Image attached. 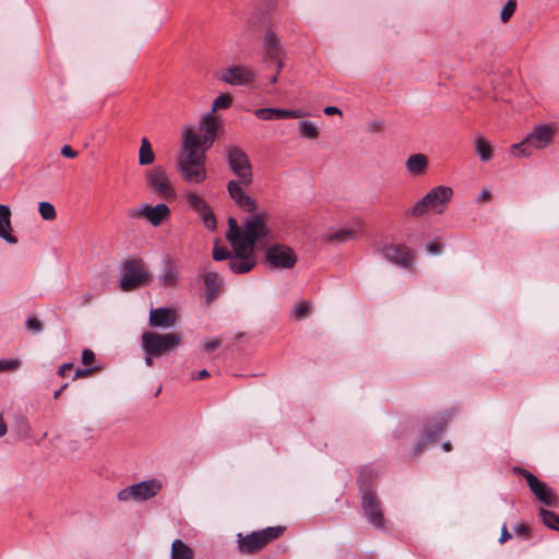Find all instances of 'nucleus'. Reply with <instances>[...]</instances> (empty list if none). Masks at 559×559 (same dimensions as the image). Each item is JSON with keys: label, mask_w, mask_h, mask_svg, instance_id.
<instances>
[{"label": "nucleus", "mask_w": 559, "mask_h": 559, "mask_svg": "<svg viewBox=\"0 0 559 559\" xmlns=\"http://www.w3.org/2000/svg\"><path fill=\"white\" fill-rule=\"evenodd\" d=\"M269 233L261 215H251L241 228L234 217L228 218V233L226 235L234 254L228 261L233 273L245 274L257 264L254 246Z\"/></svg>", "instance_id": "nucleus-1"}, {"label": "nucleus", "mask_w": 559, "mask_h": 559, "mask_svg": "<svg viewBox=\"0 0 559 559\" xmlns=\"http://www.w3.org/2000/svg\"><path fill=\"white\" fill-rule=\"evenodd\" d=\"M226 155L230 170L238 177V180H230L227 183V191L239 207L250 213L254 212L255 201L243 191V188L249 187L253 180L250 159L243 150L235 145L227 147Z\"/></svg>", "instance_id": "nucleus-2"}, {"label": "nucleus", "mask_w": 559, "mask_h": 559, "mask_svg": "<svg viewBox=\"0 0 559 559\" xmlns=\"http://www.w3.org/2000/svg\"><path fill=\"white\" fill-rule=\"evenodd\" d=\"M198 140L189 133L182 138L183 151L178 158V170L185 181L198 185L206 179L205 151L197 147Z\"/></svg>", "instance_id": "nucleus-3"}, {"label": "nucleus", "mask_w": 559, "mask_h": 559, "mask_svg": "<svg viewBox=\"0 0 559 559\" xmlns=\"http://www.w3.org/2000/svg\"><path fill=\"white\" fill-rule=\"evenodd\" d=\"M153 282L145 262L140 258H129L120 266L119 288L122 292H133Z\"/></svg>", "instance_id": "nucleus-4"}, {"label": "nucleus", "mask_w": 559, "mask_h": 559, "mask_svg": "<svg viewBox=\"0 0 559 559\" xmlns=\"http://www.w3.org/2000/svg\"><path fill=\"white\" fill-rule=\"evenodd\" d=\"M453 197V189L447 186H437L428 191L408 211L413 217H420L428 212L442 214Z\"/></svg>", "instance_id": "nucleus-5"}, {"label": "nucleus", "mask_w": 559, "mask_h": 559, "mask_svg": "<svg viewBox=\"0 0 559 559\" xmlns=\"http://www.w3.org/2000/svg\"><path fill=\"white\" fill-rule=\"evenodd\" d=\"M285 526H270L260 531L243 535H237L238 550L245 555L257 554L272 542L278 539L285 532Z\"/></svg>", "instance_id": "nucleus-6"}, {"label": "nucleus", "mask_w": 559, "mask_h": 559, "mask_svg": "<svg viewBox=\"0 0 559 559\" xmlns=\"http://www.w3.org/2000/svg\"><path fill=\"white\" fill-rule=\"evenodd\" d=\"M181 343V335L177 332L157 333L145 331L141 336V346L144 354L165 356L175 350Z\"/></svg>", "instance_id": "nucleus-7"}, {"label": "nucleus", "mask_w": 559, "mask_h": 559, "mask_svg": "<svg viewBox=\"0 0 559 559\" xmlns=\"http://www.w3.org/2000/svg\"><path fill=\"white\" fill-rule=\"evenodd\" d=\"M170 216V209L165 203L152 205L142 203L139 206L127 210V217L130 219H145L153 227L160 226Z\"/></svg>", "instance_id": "nucleus-8"}, {"label": "nucleus", "mask_w": 559, "mask_h": 559, "mask_svg": "<svg viewBox=\"0 0 559 559\" xmlns=\"http://www.w3.org/2000/svg\"><path fill=\"white\" fill-rule=\"evenodd\" d=\"M219 127L221 122L217 117H215L214 114L209 112L201 118L199 123L200 133H197L191 128H187L183 132V136L191 133L198 140L197 147L206 151L213 145Z\"/></svg>", "instance_id": "nucleus-9"}, {"label": "nucleus", "mask_w": 559, "mask_h": 559, "mask_svg": "<svg viewBox=\"0 0 559 559\" xmlns=\"http://www.w3.org/2000/svg\"><path fill=\"white\" fill-rule=\"evenodd\" d=\"M162 481L159 479L153 478L121 489L118 492L117 498L122 502L129 500L146 501L156 497L162 490Z\"/></svg>", "instance_id": "nucleus-10"}, {"label": "nucleus", "mask_w": 559, "mask_h": 559, "mask_svg": "<svg viewBox=\"0 0 559 559\" xmlns=\"http://www.w3.org/2000/svg\"><path fill=\"white\" fill-rule=\"evenodd\" d=\"M146 186L162 199H174L176 190L165 167L157 165L145 174Z\"/></svg>", "instance_id": "nucleus-11"}, {"label": "nucleus", "mask_w": 559, "mask_h": 559, "mask_svg": "<svg viewBox=\"0 0 559 559\" xmlns=\"http://www.w3.org/2000/svg\"><path fill=\"white\" fill-rule=\"evenodd\" d=\"M267 264L273 269H293L297 263L295 251L285 245H272L265 250Z\"/></svg>", "instance_id": "nucleus-12"}, {"label": "nucleus", "mask_w": 559, "mask_h": 559, "mask_svg": "<svg viewBox=\"0 0 559 559\" xmlns=\"http://www.w3.org/2000/svg\"><path fill=\"white\" fill-rule=\"evenodd\" d=\"M526 485L543 507L558 508L559 497L548 484L526 472Z\"/></svg>", "instance_id": "nucleus-13"}, {"label": "nucleus", "mask_w": 559, "mask_h": 559, "mask_svg": "<svg viewBox=\"0 0 559 559\" xmlns=\"http://www.w3.org/2000/svg\"><path fill=\"white\" fill-rule=\"evenodd\" d=\"M257 74L248 64H234L222 70L219 80L234 86L251 84L255 81Z\"/></svg>", "instance_id": "nucleus-14"}, {"label": "nucleus", "mask_w": 559, "mask_h": 559, "mask_svg": "<svg viewBox=\"0 0 559 559\" xmlns=\"http://www.w3.org/2000/svg\"><path fill=\"white\" fill-rule=\"evenodd\" d=\"M447 424L448 418L445 415H437L433 417L429 425L425 427L424 433L414 449L415 455L420 454L427 444L436 443L445 429Z\"/></svg>", "instance_id": "nucleus-15"}, {"label": "nucleus", "mask_w": 559, "mask_h": 559, "mask_svg": "<svg viewBox=\"0 0 559 559\" xmlns=\"http://www.w3.org/2000/svg\"><path fill=\"white\" fill-rule=\"evenodd\" d=\"M185 199L189 206L200 215L204 226L209 230H215L217 227L216 217L206 201L194 192L186 193Z\"/></svg>", "instance_id": "nucleus-16"}, {"label": "nucleus", "mask_w": 559, "mask_h": 559, "mask_svg": "<svg viewBox=\"0 0 559 559\" xmlns=\"http://www.w3.org/2000/svg\"><path fill=\"white\" fill-rule=\"evenodd\" d=\"M362 509L370 524L378 530L385 528L381 504L373 491L368 490L364 493Z\"/></svg>", "instance_id": "nucleus-17"}, {"label": "nucleus", "mask_w": 559, "mask_h": 559, "mask_svg": "<svg viewBox=\"0 0 559 559\" xmlns=\"http://www.w3.org/2000/svg\"><path fill=\"white\" fill-rule=\"evenodd\" d=\"M382 255L391 263H394L401 267H409L413 263V252L411 248L403 243H390L385 245L381 249Z\"/></svg>", "instance_id": "nucleus-18"}, {"label": "nucleus", "mask_w": 559, "mask_h": 559, "mask_svg": "<svg viewBox=\"0 0 559 559\" xmlns=\"http://www.w3.org/2000/svg\"><path fill=\"white\" fill-rule=\"evenodd\" d=\"M285 55V49L277 34L273 29H267L263 37L262 61L269 63L272 59Z\"/></svg>", "instance_id": "nucleus-19"}, {"label": "nucleus", "mask_w": 559, "mask_h": 559, "mask_svg": "<svg viewBox=\"0 0 559 559\" xmlns=\"http://www.w3.org/2000/svg\"><path fill=\"white\" fill-rule=\"evenodd\" d=\"M555 134V127L551 124L536 126L533 132L526 135V146L535 148L546 147L552 140Z\"/></svg>", "instance_id": "nucleus-20"}, {"label": "nucleus", "mask_w": 559, "mask_h": 559, "mask_svg": "<svg viewBox=\"0 0 559 559\" xmlns=\"http://www.w3.org/2000/svg\"><path fill=\"white\" fill-rule=\"evenodd\" d=\"M177 311L171 308H156L150 311V325L153 328L167 329L175 325Z\"/></svg>", "instance_id": "nucleus-21"}, {"label": "nucleus", "mask_w": 559, "mask_h": 559, "mask_svg": "<svg viewBox=\"0 0 559 559\" xmlns=\"http://www.w3.org/2000/svg\"><path fill=\"white\" fill-rule=\"evenodd\" d=\"M254 115L261 120H275L302 118L306 116V112L301 109L259 108L254 110Z\"/></svg>", "instance_id": "nucleus-22"}, {"label": "nucleus", "mask_w": 559, "mask_h": 559, "mask_svg": "<svg viewBox=\"0 0 559 559\" xmlns=\"http://www.w3.org/2000/svg\"><path fill=\"white\" fill-rule=\"evenodd\" d=\"M160 285L165 288L176 287L179 282V269L173 259H167L158 276Z\"/></svg>", "instance_id": "nucleus-23"}, {"label": "nucleus", "mask_w": 559, "mask_h": 559, "mask_svg": "<svg viewBox=\"0 0 559 559\" xmlns=\"http://www.w3.org/2000/svg\"><path fill=\"white\" fill-rule=\"evenodd\" d=\"M222 284V278L217 272H207L204 275L207 304H212L218 297Z\"/></svg>", "instance_id": "nucleus-24"}, {"label": "nucleus", "mask_w": 559, "mask_h": 559, "mask_svg": "<svg viewBox=\"0 0 559 559\" xmlns=\"http://www.w3.org/2000/svg\"><path fill=\"white\" fill-rule=\"evenodd\" d=\"M405 167L412 176H421L427 170L428 158L426 155L420 153L413 154L407 158Z\"/></svg>", "instance_id": "nucleus-25"}, {"label": "nucleus", "mask_w": 559, "mask_h": 559, "mask_svg": "<svg viewBox=\"0 0 559 559\" xmlns=\"http://www.w3.org/2000/svg\"><path fill=\"white\" fill-rule=\"evenodd\" d=\"M360 231L359 227H341L329 233L326 240L329 242H345L357 238Z\"/></svg>", "instance_id": "nucleus-26"}, {"label": "nucleus", "mask_w": 559, "mask_h": 559, "mask_svg": "<svg viewBox=\"0 0 559 559\" xmlns=\"http://www.w3.org/2000/svg\"><path fill=\"white\" fill-rule=\"evenodd\" d=\"M193 549L181 539H175L171 544L170 559H193Z\"/></svg>", "instance_id": "nucleus-27"}, {"label": "nucleus", "mask_w": 559, "mask_h": 559, "mask_svg": "<svg viewBox=\"0 0 559 559\" xmlns=\"http://www.w3.org/2000/svg\"><path fill=\"white\" fill-rule=\"evenodd\" d=\"M475 150L481 162L486 163L492 159V146L485 138L479 136L475 140Z\"/></svg>", "instance_id": "nucleus-28"}, {"label": "nucleus", "mask_w": 559, "mask_h": 559, "mask_svg": "<svg viewBox=\"0 0 559 559\" xmlns=\"http://www.w3.org/2000/svg\"><path fill=\"white\" fill-rule=\"evenodd\" d=\"M155 159L152 145L146 138L141 140V146L139 151V164L142 166L151 165Z\"/></svg>", "instance_id": "nucleus-29"}, {"label": "nucleus", "mask_w": 559, "mask_h": 559, "mask_svg": "<svg viewBox=\"0 0 559 559\" xmlns=\"http://www.w3.org/2000/svg\"><path fill=\"white\" fill-rule=\"evenodd\" d=\"M538 515L545 526L559 532V516L555 512L540 507Z\"/></svg>", "instance_id": "nucleus-30"}, {"label": "nucleus", "mask_w": 559, "mask_h": 559, "mask_svg": "<svg viewBox=\"0 0 559 559\" xmlns=\"http://www.w3.org/2000/svg\"><path fill=\"white\" fill-rule=\"evenodd\" d=\"M298 127H299V132H300L301 136H304V138L317 139L319 135L318 128L311 121H307V120L300 121Z\"/></svg>", "instance_id": "nucleus-31"}, {"label": "nucleus", "mask_w": 559, "mask_h": 559, "mask_svg": "<svg viewBox=\"0 0 559 559\" xmlns=\"http://www.w3.org/2000/svg\"><path fill=\"white\" fill-rule=\"evenodd\" d=\"M231 104L233 96L228 93H222L213 102L212 114L221 109H227L231 106Z\"/></svg>", "instance_id": "nucleus-32"}, {"label": "nucleus", "mask_w": 559, "mask_h": 559, "mask_svg": "<svg viewBox=\"0 0 559 559\" xmlns=\"http://www.w3.org/2000/svg\"><path fill=\"white\" fill-rule=\"evenodd\" d=\"M12 226H11V219L4 221L0 219V237L4 239L9 243H16L17 239L11 234Z\"/></svg>", "instance_id": "nucleus-33"}, {"label": "nucleus", "mask_w": 559, "mask_h": 559, "mask_svg": "<svg viewBox=\"0 0 559 559\" xmlns=\"http://www.w3.org/2000/svg\"><path fill=\"white\" fill-rule=\"evenodd\" d=\"M38 212L45 221H53L57 216L55 206L49 202H40L38 205Z\"/></svg>", "instance_id": "nucleus-34"}, {"label": "nucleus", "mask_w": 559, "mask_h": 559, "mask_svg": "<svg viewBox=\"0 0 559 559\" xmlns=\"http://www.w3.org/2000/svg\"><path fill=\"white\" fill-rule=\"evenodd\" d=\"M22 362L17 358L0 359V372H11L20 369Z\"/></svg>", "instance_id": "nucleus-35"}, {"label": "nucleus", "mask_w": 559, "mask_h": 559, "mask_svg": "<svg viewBox=\"0 0 559 559\" xmlns=\"http://www.w3.org/2000/svg\"><path fill=\"white\" fill-rule=\"evenodd\" d=\"M515 9H516V1L508 0V2L504 4V7L502 8L501 13H500L501 21L503 23H507L513 15Z\"/></svg>", "instance_id": "nucleus-36"}, {"label": "nucleus", "mask_w": 559, "mask_h": 559, "mask_svg": "<svg viewBox=\"0 0 559 559\" xmlns=\"http://www.w3.org/2000/svg\"><path fill=\"white\" fill-rule=\"evenodd\" d=\"M234 254L233 251H229L225 247H219L218 245L214 246L213 249V259L216 261H223V260H230L231 255Z\"/></svg>", "instance_id": "nucleus-37"}, {"label": "nucleus", "mask_w": 559, "mask_h": 559, "mask_svg": "<svg viewBox=\"0 0 559 559\" xmlns=\"http://www.w3.org/2000/svg\"><path fill=\"white\" fill-rule=\"evenodd\" d=\"M310 309V305L307 301H300L295 306L294 313L295 317L300 320L304 319Z\"/></svg>", "instance_id": "nucleus-38"}, {"label": "nucleus", "mask_w": 559, "mask_h": 559, "mask_svg": "<svg viewBox=\"0 0 559 559\" xmlns=\"http://www.w3.org/2000/svg\"><path fill=\"white\" fill-rule=\"evenodd\" d=\"M25 325L27 330L33 333H39L43 329L41 322L35 317L28 318L25 322Z\"/></svg>", "instance_id": "nucleus-39"}, {"label": "nucleus", "mask_w": 559, "mask_h": 559, "mask_svg": "<svg viewBox=\"0 0 559 559\" xmlns=\"http://www.w3.org/2000/svg\"><path fill=\"white\" fill-rule=\"evenodd\" d=\"M94 360H95L94 353L91 349H88V348L83 349V352H82V362L84 365H86V366H90V365H92L94 362Z\"/></svg>", "instance_id": "nucleus-40"}, {"label": "nucleus", "mask_w": 559, "mask_h": 559, "mask_svg": "<svg viewBox=\"0 0 559 559\" xmlns=\"http://www.w3.org/2000/svg\"><path fill=\"white\" fill-rule=\"evenodd\" d=\"M510 152L513 156L522 157L524 155V141L513 144Z\"/></svg>", "instance_id": "nucleus-41"}, {"label": "nucleus", "mask_w": 559, "mask_h": 559, "mask_svg": "<svg viewBox=\"0 0 559 559\" xmlns=\"http://www.w3.org/2000/svg\"><path fill=\"white\" fill-rule=\"evenodd\" d=\"M97 368L76 369L73 380L91 376Z\"/></svg>", "instance_id": "nucleus-42"}, {"label": "nucleus", "mask_w": 559, "mask_h": 559, "mask_svg": "<svg viewBox=\"0 0 559 559\" xmlns=\"http://www.w3.org/2000/svg\"><path fill=\"white\" fill-rule=\"evenodd\" d=\"M427 250L432 254H439L442 250V245L437 241H430L427 243Z\"/></svg>", "instance_id": "nucleus-43"}, {"label": "nucleus", "mask_w": 559, "mask_h": 559, "mask_svg": "<svg viewBox=\"0 0 559 559\" xmlns=\"http://www.w3.org/2000/svg\"><path fill=\"white\" fill-rule=\"evenodd\" d=\"M284 58L285 56H280L277 57L276 59H272L269 64H274L275 68H276V73L280 74L281 71L283 70L284 68Z\"/></svg>", "instance_id": "nucleus-44"}, {"label": "nucleus", "mask_w": 559, "mask_h": 559, "mask_svg": "<svg viewBox=\"0 0 559 559\" xmlns=\"http://www.w3.org/2000/svg\"><path fill=\"white\" fill-rule=\"evenodd\" d=\"M221 344H222V340L215 338V340L206 342L204 347H205L206 352L211 353V352H214L216 348H218V346Z\"/></svg>", "instance_id": "nucleus-45"}, {"label": "nucleus", "mask_w": 559, "mask_h": 559, "mask_svg": "<svg viewBox=\"0 0 559 559\" xmlns=\"http://www.w3.org/2000/svg\"><path fill=\"white\" fill-rule=\"evenodd\" d=\"M0 219L10 221L11 210L8 205L0 204Z\"/></svg>", "instance_id": "nucleus-46"}, {"label": "nucleus", "mask_w": 559, "mask_h": 559, "mask_svg": "<svg viewBox=\"0 0 559 559\" xmlns=\"http://www.w3.org/2000/svg\"><path fill=\"white\" fill-rule=\"evenodd\" d=\"M61 154L64 156V157H68V158H74L76 155H78V152L74 151L70 145H64L62 148H61Z\"/></svg>", "instance_id": "nucleus-47"}, {"label": "nucleus", "mask_w": 559, "mask_h": 559, "mask_svg": "<svg viewBox=\"0 0 559 559\" xmlns=\"http://www.w3.org/2000/svg\"><path fill=\"white\" fill-rule=\"evenodd\" d=\"M323 112L326 115V116H332V115H340L342 116V111L340 108L335 107V106H328L323 109Z\"/></svg>", "instance_id": "nucleus-48"}, {"label": "nucleus", "mask_w": 559, "mask_h": 559, "mask_svg": "<svg viewBox=\"0 0 559 559\" xmlns=\"http://www.w3.org/2000/svg\"><path fill=\"white\" fill-rule=\"evenodd\" d=\"M73 368V364L68 362L63 364L59 367L58 374L61 377H66L67 372Z\"/></svg>", "instance_id": "nucleus-49"}, {"label": "nucleus", "mask_w": 559, "mask_h": 559, "mask_svg": "<svg viewBox=\"0 0 559 559\" xmlns=\"http://www.w3.org/2000/svg\"><path fill=\"white\" fill-rule=\"evenodd\" d=\"M491 198V193L488 189H484L479 197H478V200L481 201V202H486V201H489Z\"/></svg>", "instance_id": "nucleus-50"}, {"label": "nucleus", "mask_w": 559, "mask_h": 559, "mask_svg": "<svg viewBox=\"0 0 559 559\" xmlns=\"http://www.w3.org/2000/svg\"><path fill=\"white\" fill-rule=\"evenodd\" d=\"M511 538V534L509 533L507 526L504 525L502 527V532H501V537H500V543L503 544L506 543L508 539Z\"/></svg>", "instance_id": "nucleus-51"}, {"label": "nucleus", "mask_w": 559, "mask_h": 559, "mask_svg": "<svg viewBox=\"0 0 559 559\" xmlns=\"http://www.w3.org/2000/svg\"><path fill=\"white\" fill-rule=\"evenodd\" d=\"M7 432H8L7 424H5L2 415H0V438L3 437Z\"/></svg>", "instance_id": "nucleus-52"}, {"label": "nucleus", "mask_w": 559, "mask_h": 559, "mask_svg": "<svg viewBox=\"0 0 559 559\" xmlns=\"http://www.w3.org/2000/svg\"><path fill=\"white\" fill-rule=\"evenodd\" d=\"M207 377H210V373L207 372L206 369H203V370L199 371L198 374L193 377V379L194 380H202V379H205Z\"/></svg>", "instance_id": "nucleus-53"}, {"label": "nucleus", "mask_w": 559, "mask_h": 559, "mask_svg": "<svg viewBox=\"0 0 559 559\" xmlns=\"http://www.w3.org/2000/svg\"><path fill=\"white\" fill-rule=\"evenodd\" d=\"M157 357H158V356L150 355V354H145V357H144L145 365H146L147 367H152V366H153V364H154L153 359H154V358H157Z\"/></svg>", "instance_id": "nucleus-54"}, {"label": "nucleus", "mask_w": 559, "mask_h": 559, "mask_svg": "<svg viewBox=\"0 0 559 559\" xmlns=\"http://www.w3.org/2000/svg\"><path fill=\"white\" fill-rule=\"evenodd\" d=\"M68 388V383H64L60 389H58L55 393H53V399H59L62 391L66 390Z\"/></svg>", "instance_id": "nucleus-55"}, {"label": "nucleus", "mask_w": 559, "mask_h": 559, "mask_svg": "<svg viewBox=\"0 0 559 559\" xmlns=\"http://www.w3.org/2000/svg\"><path fill=\"white\" fill-rule=\"evenodd\" d=\"M515 532L518 534H524V523H520L515 526Z\"/></svg>", "instance_id": "nucleus-56"}, {"label": "nucleus", "mask_w": 559, "mask_h": 559, "mask_svg": "<svg viewBox=\"0 0 559 559\" xmlns=\"http://www.w3.org/2000/svg\"><path fill=\"white\" fill-rule=\"evenodd\" d=\"M278 75H280V74H277V73L275 72V74H274V75H272V76L270 78V82H271L272 84H275V83L278 81Z\"/></svg>", "instance_id": "nucleus-57"}, {"label": "nucleus", "mask_w": 559, "mask_h": 559, "mask_svg": "<svg viewBox=\"0 0 559 559\" xmlns=\"http://www.w3.org/2000/svg\"><path fill=\"white\" fill-rule=\"evenodd\" d=\"M442 448H443V450H444V451H447V452H448V451H450V450L452 449V447H451V443H450V442H444V443L442 444Z\"/></svg>", "instance_id": "nucleus-58"}, {"label": "nucleus", "mask_w": 559, "mask_h": 559, "mask_svg": "<svg viewBox=\"0 0 559 559\" xmlns=\"http://www.w3.org/2000/svg\"><path fill=\"white\" fill-rule=\"evenodd\" d=\"M373 130H377V131L382 130V123L381 122H374L373 123Z\"/></svg>", "instance_id": "nucleus-59"}, {"label": "nucleus", "mask_w": 559, "mask_h": 559, "mask_svg": "<svg viewBox=\"0 0 559 559\" xmlns=\"http://www.w3.org/2000/svg\"><path fill=\"white\" fill-rule=\"evenodd\" d=\"M514 471L516 473H520V474H523L524 475V468L523 467H515Z\"/></svg>", "instance_id": "nucleus-60"}, {"label": "nucleus", "mask_w": 559, "mask_h": 559, "mask_svg": "<svg viewBox=\"0 0 559 559\" xmlns=\"http://www.w3.org/2000/svg\"><path fill=\"white\" fill-rule=\"evenodd\" d=\"M91 298H92L91 295H85L84 296V304H87L91 300Z\"/></svg>", "instance_id": "nucleus-61"}]
</instances>
